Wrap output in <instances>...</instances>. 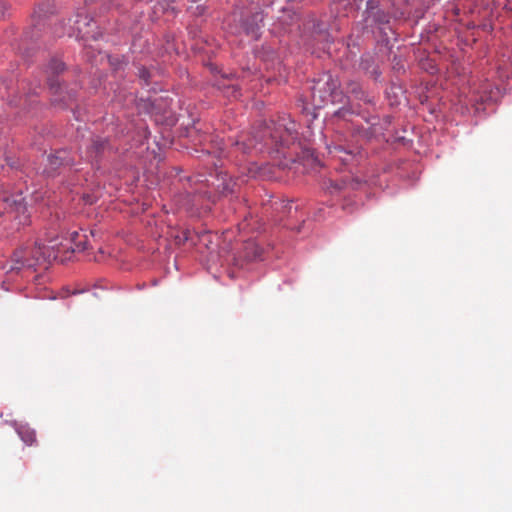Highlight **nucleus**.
I'll return each mask as SVG.
<instances>
[{
  "mask_svg": "<svg viewBox=\"0 0 512 512\" xmlns=\"http://www.w3.org/2000/svg\"><path fill=\"white\" fill-rule=\"evenodd\" d=\"M189 239L187 232L184 233V241H187Z\"/></svg>",
  "mask_w": 512,
  "mask_h": 512,
  "instance_id": "38",
  "label": "nucleus"
},
{
  "mask_svg": "<svg viewBox=\"0 0 512 512\" xmlns=\"http://www.w3.org/2000/svg\"><path fill=\"white\" fill-rule=\"evenodd\" d=\"M272 207L273 209L275 210H280L284 213V214H290V210L292 208V202L291 201H283V200H278V201H272Z\"/></svg>",
  "mask_w": 512,
  "mask_h": 512,
  "instance_id": "23",
  "label": "nucleus"
},
{
  "mask_svg": "<svg viewBox=\"0 0 512 512\" xmlns=\"http://www.w3.org/2000/svg\"><path fill=\"white\" fill-rule=\"evenodd\" d=\"M171 99L161 95H152L146 99H140L139 109L152 115L165 114L170 109Z\"/></svg>",
  "mask_w": 512,
  "mask_h": 512,
  "instance_id": "17",
  "label": "nucleus"
},
{
  "mask_svg": "<svg viewBox=\"0 0 512 512\" xmlns=\"http://www.w3.org/2000/svg\"><path fill=\"white\" fill-rule=\"evenodd\" d=\"M57 7L54 0H43L36 4L30 18V26L24 31L16 49L24 58H29L34 50V42L39 39L46 27L47 21L56 14Z\"/></svg>",
  "mask_w": 512,
  "mask_h": 512,
  "instance_id": "5",
  "label": "nucleus"
},
{
  "mask_svg": "<svg viewBox=\"0 0 512 512\" xmlns=\"http://www.w3.org/2000/svg\"><path fill=\"white\" fill-rule=\"evenodd\" d=\"M86 290L85 289H81V290H74L72 292V295H77V294H81V293H84Z\"/></svg>",
  "mask_w": 512,
  "mask_h": 512,
  "instance_id": "35",
  "label": "nucleus"
},
{
  "mask_svg": "<svg viewBox=\"0 0 512 512\" xmlns=\"http://www.w3.org/2000/svg\"><path fill=\"white\" fill-rule=\"evenodd\" d=\"M87 158L92 165H97L106 157L114 153V148L108 138L95 136L87 148Z\"/></svg>",
  "mask_w": 512,
  "mask_h": 512,
  "instance_id": "16",
  "label": "nucleus"
},
{
  "mask_svg": "<svg viewBox=\"0 0 512 512\" xmlns=\"http://www.w3.org/2000/svg\"><path fill=\"white\" fill-rule=\"evenodd\" d=\"M299 27L301 28L303 38L311 37L317 41L325 40L326 44H330L333 41L332 37L328 34L326 24L313 15L308 16Z\"/></svg>",
  "mask_w": 512,
  "mask_h": 512,
  "instance_id": "14",
  "label": "nucleus"
},
{
  "mask_svg": "<svg viewBox=\"0 0 512 512\" xmlns=\"http://www.w3.org/2000/svg\"><path fill=\"white\" fill-rule=\"evenodd\" d=\"M16 431L21 440L27 445H32L35 442L36 432L28 425H18Z\"/></svg>",
  "mask_w": 512,
  "mask_h": 512,
  "instance_id": "20",
  "label": "nucleus"
},
{
  "mask_svg": "<svg viewBox=\"0 0 512 512\" xmlns=\"http://www.w3.org/2000/svg\"><path fill=\"white\" fill-rule=\"evenodd\" d=\"M343 94L340 90V83L337 78L329 72L323 73L319 78L313 80L311 86V101L308 102L300 97L297 100V107L306 116H311L312 119L316 118V109H320L327 104H335L340 102Z\"/></svg>",
  "mask_w": 512,
  "mask_h": 512,
  "instance_id": "4",
  "label": "nucleus"
},
{
  "mask_svg": "<svg viewBox=\"0 0 512 512\" xmlns=\"http://www.w3.org/2000/svg\"><path fill=\"white\" fill-rule=\"evenodd\" d=\"M264 18V13L259 6L240 7L236 4L233 12V21L236 22L233 33H244L258 40L264 27Z\"/></svg>",
  "mask_w": 512,
  "mask_h": 512,
  "instance_id": "7",
  "label": "nucleus"
},
{
  "mask_svg": "<svg viewBox=\"0 0 512 512\" xmlns=\"http://www.w3.org/2000/svg\"><path fill=\"white\" fill-rule=\"evenodd\" d=\"M188 11L194 16H202L206 11V7L203 4H197L195 7H188Z\"/></svg>",
  "mask_w": 512,
  "mask_h": 512,
  "instance_id": "26",
  "label": "nucleus"
},
{
  "mask_svg": "<svg viewBox=\"0 0 512 512\" xmlns=\"http://www.w3.org/2000/svg\"><path fill=\"white\" fill-rule=\"evenodd\" d=\"M298 139L296 122L289 115H282L277 120L259 124L251 132L241 133L236 139L229 138L227 141L205 132L199 136V144L203 146V153L244 162L247 156L263 152L286 157V150L296 145Z\"/></svg>",
  "mask_w": 512,
  "mask_h": 512,
  "instance_id": "1",
  "label": "nucleus"
},
{
  "mask_svg": "<svg viewBox=\"0 0 512 512\" xmlns=\"http://www.w3.org/2000/svg\"><path fill=\"white\" fill-rule=\"evenodd\" d=\"M323 184L325 189L331 195H340L345 194L350 190L354 191L360 189L363 185L366 184V181H362L361 179L353 177L352 175H347L336 180H325Z\"/></svg>",
  "mask_w": 512,
  "mask_h": 512,
  "instance_id": "15",
  "label": "nucleus"
},
{
  "mask_svg": "<svg viewBox=\"0 0 512 512\" xmlns=\"http://www.w3.org/2000/svg\"><path fill=\"white\" fill-rule=\"evenodd\" d=\"M350 93L356 98V99H359V100H362L363 102L367 103V104H371V105H374L375 104V101H374V97L368 95L363 89L362 87L357 84V83H351L350 84Z\"/></svg>",
  "mask_w": 512,
  "mask_h": 512,
  "instance_id": "21",
  "label": "nucleus"
},
{
  "mask_svg": "<svg viewBox=\"0 0 512 512\" xmlns=\"http://www.w3.org/2000/svg\"><path fill=\"white\" fill-rule=\"evenodd\" d=\"M193 2H195L196 0H192Z\"/></svg>",
  "mask_w": 512,
  "mask_h": 512,
  "instance_id": "40",
  "label": "nucleus"
},
{
  "mask_svg": "<svg viewBox=\"0 0 512 512\" xmlns=\"http://www.w3.org/2000/svg\"><path fill=\"white\" fill-rule=\"evenodd\" d=\"M364 20L367 26L377 29L381 34H386L390 28L391 15L388 11L382 9L378 2L368 0L364 11Z\"/></svg>",
  "mask_w": 512,
  "mask_h": 512,
  "instance_id": "12",
  "label": "nucleus"
},
{
  "mask_svg": "<svg viewBox=\"0 0 512 512\" xmlns=\"http://www.w3.org/2000/svg\"><path fill=\"white\" fill-rule=\"evenodd\" d=\"M331 159L338 161L350 173L353 167L358 166L365 159L366 154L355 143L339 142L327 145Z\"/></svg>",
  "mask_w": 512,
  "mask_h": 512,
  "instance_id": "10",
  "label": "nucleus"
},
{
  "mask_svg": "<svg viewBox=\"0 0 512 512\" xmlns=\"http://www.w3.org/2000/svg\"><path fill=\"white\" fill-rule=\"evenodd\" d=\"M15 3L21 4L23 0H14Z\"/></svg>",
  "mask_w": 512,
  "mask_h": 512,
  "instance_id": "39",
  "label": "nucleus"
},
{
  "mask_svg": "<svg viewBox=\"0 0 512 512\" xmlns=\"http://www.w3.org/2000/svg\"><path fill=\"white\" fill-rule=\"evenodd\" d=\"M139 79L143 81V84L148 86L151 82V71L145 66H137Z\"/></svg>",
  "mask_w": 512,
  "mask_h": 512,
  "instance_id": "24",
  "label": "nucleus"
},
{
  "mask_svg": "<svg viewBox=\"0 0 512 512\" xmlns=\"http://www.w3.org/2000/svg\"><path fill=\"white\" fill-rule=\"evenodd\" d=\"M231 21L233 22V26L231 25V23H228V26H231V31L233 32L236 24V22L233 21V15L231 16Z\"/></svg>",
  "mask_w": 512,
  "mask_h": 512,
  "instance_id": "36",
  "label": "nucleus"
},
{
  "mask_svg": "<svg viewBox=\"0 0 512 512\" xmlns=\"http://www.w3.org/2000/svg\"><path fill=\"white\" fill-rule=\"evenodd\" d=\"M286 154L287 156L285 158L290 157V160H293V157H291L292 155L289 154L288 150H286Z\"/></svg>",
  "mask_w": 512,
  "mask_h": 512,
  "instance_id": "37",
  "label": "nucleus"
},
{
  "mask_svg": "<svg viewBox=\"0 0 512 512\" xmlns=\"http://www.w3.org/2000/svg\"><path fill=\"white\" fill-rule=\"evenodd\" d=\"M47 161L48 164L44 170V173L49 177H53L60 167H70L74 165V161L70 157L69 152L63 149L56 151L54 154H50L47 158Z\"/></svg>",
  "mask_w": 512,
  "mask_h": 512,
  "instance_id": "18",
  "label": "nucleus"
},
{
  "mask_svg": "<svg viewBox=\"0 0 512 512\" xmlns=\"http://www.w3.org/2000/svg\"><path fill=\"white\" fill-rule=\"evenodd\" d=\"M4 203L3 216L6 219L15 221L18 226L28 223L27 203L21 192L7 196Z\"/></svg>",
  "mask_w": 512,
  "mask_h": 512,
  "instance_id": "11",
  "label": "nucleus"
},
{
  "mask_svg": "<svg viewBox=\"0 0 512 512\" xmlns=\"http://www.w3.org/2000/svg\"><path fill=\"white\" fill-rule=\"evenodd\" d=\"M163 1H164V2L166 3V5H167V7H166L165 9H168V8L170 7V4H171V3H174L176 0H163Z\"/></svg>",
  "mask_w": 512,
  "mask_h": 512,
  "instance_id": "34",
  "label": "nucleus"
},
{
  "mask_svg": "<svg viewBox=\"0 0 512 512\" xmlns=\"http://www.w3.org/2000/svg\"><path fill=\"white\" fill-rule=\"evenodd\" d=\"M108 62L115 72L123 70L128 65V60L124 55H111L108 57Z\"/></svg>",
  "mask_w": 512,
  "mask_h": 512,
  "instance_id": "22",
  "label": "nucleus"
},
{
  "mask_svg": "<svg viewBox=\"0 0 512 512\" xmlns=\"http://www.w3.org/2000/svg\"><path fill=\"white\" fill-rule=\"evenodd\" d=\"M66 65L63 60L57 56H51L43 67L49 91L51 93V101L55 106L66 108L76 99V88L67 89L64 83L58 80V76L64 72Z\"/></svg>",
  "mask_w": 512,
  "mask_h": 512,
  "instance_id": "6",
  "label": "nucleus"
},
{
  "mask_svg": "<svg viewBox=\"0 0 512 512\" xmlns=\"http://www.w3.org/2000/svg\"><path fill=\"white\" fill-rule=\"evenodd\" d=\"M89 236L95 237V231L74 230L69 237L55 236L49 238L47 243L36 241L32 247H24L16 250L11 259L2 265V269L9 276L21 274L28 277L36 271L37 266L45 268L52 261H69L75 252H82L87 249Z\"/></svg>",
  "mask_w": 512,
  "mask_h": 512,
  "instance_id": "2",
  "label": "nucleus"
},
{
  "mask_svg": "<svg viewBox=\"0 0 512 512\" xmlns=\"http://www.w3.org/2000/svg\"><path fill=\"white\" fill-rule=\"evenodd\" d=\"M331 121L338 128H345L353 136L366 140H371L384 135L390 122L381 120L378 115H368L364 112L355 110L351 105L342 106L333 111Z\"/></svg>",
  "mask_w": 512,
  "mask_h": 512,
  "instance_id": "3",
  "label": "nucleus"
},
{
  "mask_svg": "<svg viewBox=\"0 0 512 512\" xmlns=\"http://www.w3.org/2000/svg\"><path fill=\"white\" fill-rule=\"evenodd\" d=\"M228 90H231V95L234 97V98H237L240 96V90L237 86L235 85H230L228 86Z\"/></svg>",
  "mask_w": 512,
  "mask_h": 512,
  "instance_id": "29",
  "label": "nucleus"
},
{
  "mask_svg": "<svg viewBox=\"0 0 512 512\" xmlns=\"http://www.w3.org/2000/svg\"><path fill=\"white\" fill-rule=\"evenodd\" d=\"M8 11V5L4 0H0V18H4Z\"/></svg>",
  "mask_w": 512,
  "mask_h": 512,
  "instance_id": "28",
  "label": "nucleus"
},
{
  "mask_svg": "<svg viewBox=\"0 0 512 512\" xmlns=\"http://www.w3.org/2000/svg\"><path fill=\"white\" fill-rule=\"evenodd\" d=\"M138 41H140V39H134L133 42H132V51L133 52L137 51Z\"/></svg>",
  "mask_w": 512,
  "mask_h": 512,
  "instance_id": "32",
  "label": "nucleus"
},
{
  "mask_svg": "<svg viewBox=\"0 0 512 512\" xmlns=\"http://www.w3.org/2000/svg\"><path fill=\"white\" fill-rule=\"evenodd\" d=\"M71 20H68V25L64 22L54 27L53 34L56 37L68 35L69 37H76L87 41L89 39L97 40L102 36L97 22L88 14L77 12L76 19L73 25H70Z\"/></svg>",
  "mask_w": 512,
  "mask_h": 512,
  "instance_id": "8",
  "label": "nucleus"
},
{
  "mask_svg": "<svg viewBox=\"0 0 512 512\" xmlns=\"http://www.w3.org/2000/svg\"><path fill=\"white\" fill-rule=\"evenodd\" d=\"M261 257V251L258 247H255V253H254V258L255 259H258Z\"/></svg>",
  "mask_w": 512,
  "mask_h": 512,
  "instance_id": "33",
  "label": "nucleus"
},
{
  "mask_svg": "<svg viewBox=\"0 0 512 512\" xmlns=\"http://www.w3.org/2000/svg\"><path fill=\"white\" fill-rule=\"evenodd\" d=\"M7 164H8L9 166H11L12 168H15V169H18V168H19V165H18L16 162H14V161H10V159H9V158H7Z\"/></svg>",
  "mask_w": 512,
  "mask_h": 512,
  "instance_id": "31",
  "label": "nucleus"
},
{
  "mask_svg": "<svg viewBox=\"0 0 512 512\" xmlns=\"http://www.w3.org/2000/svg\"><path fill=\"white\" fill-rule=\"evenodd\" d=\"M237 4H239L240 7L255 6L253 0H240Z\"/></svg>",
  "mask_w": 512,
  "mask_h": 512,
  "instance_id": "30",
  "label": "nucleus"
},
{
  "mask_svg": "<svg viewBox=\"0 0 512 512\" xmlns=\"http://www.w3.org/2000/svg\"><path fill=\"white\" fill-rule=\"evenodd\" d=\"M15 83L13 79H2L0 77V97H7L9 103L14 106H22L25 109H29L35 102V97L38 96L39 90H41L40 82L32 85L29 83L21 82L20 88L17 90L14 88Z\"/></svg>",
  "mask_w": 512,
  "mask_h": 512,
  "instance_id": "9",
  "label": "nucleus"
},
{
  "mask_svg": "<svg viewBox=\"0 0 512 512\" xmlns=\"http://www.w3.org/2000/svg\"><path fill=\"white\" fill-rule=\"evenodd\" d=\"M217 191L223 197H230L229 202L231 203L232 211L235 213L239 208L244 207L243 202L240 200L239 196L236 194L237 183L236 181L224 171H220L217 173Z\"/></svg>",
  "mask_w": 512,
  "mask_h": 512,
  "instance_id": "13",
  "label": "nucleus"
},
{
  "mask_svg": "<svg viewBox=\"0 0 512 512\" xmlns=\"http://www.w3.org/2000/svg\"><path fill=\"white\" fill-rule=\"evenodd\" d=\"M360 69L374 80H378L382 71L375 54L367 52L361 55L359 62Z\"/></svg>",
  "mask_w": 512,
  "mask_h": 512,
  "instance_id": "19",
  "label": "nucleus"
},
{
  "mask_svg": "<svg viewBox=\"0 0 512 512\" xmlns=\"http://www.w3.org/2000/svg\"><path fill=\"white\" fill-rule=\"evenodd\" d=\"M87 5L99 3L101 8L104 10L110 9L113 4V0H84Z\"/></svg>",
  "mask_w": 512,
  "mask_h": 512,
  "instance_id": "25",
  "label": "nucleus"
},
{
  "mask_svg": "<svg viewBox=\"0 0 512 512\" xmlns=\"http://www.w3.org/2000/svg\"><path fill=\"white\" fill-rule=\"evenodd\" d=\"M491 99H492V96L491 95H487L484 92L482 95L475 96L473 99H471V101L486 103L487 101H489Z\"/></svg>",
  "mask_w": 512,
  "mask_h": 512,
  "instance_id": "27",
  "label": "nucleus"
}]
</instances>
